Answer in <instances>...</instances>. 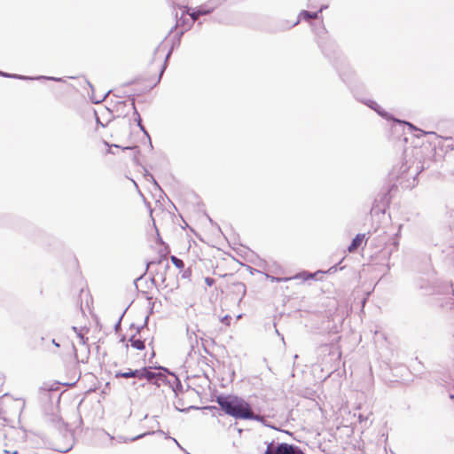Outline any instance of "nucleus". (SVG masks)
<instances>
[{"label":"nucleus","mask_w":454,"mask_h":454,"mask_svg":"<svg viewBox=\"0 0 454 454\" xmlns=\"http://www.w3.org/2000/svg\"><path fill=\"white\" fill-rule=\"evenodd\" d=\"M73 330L77 333L78 337L82 340V342L84 343L85 340H84V335L88 333V329L85 328V327H81L80 329H78L77 327L74 326L73 327Z\"/></svg>","instance_id":"11"},{"label":"nucleus","mask_w":454,"mask_h":454,"mask_svg":"<svg viewBox=\"0 0 454 454\" xmlns=\"http://www.w3.org/2000/svg\"><path fill=\"white\" fill-rule=\"evenodd\" d=\"M161 48H162V46H159V47L157 48L156 51H157V52L160 51H161Z\"/></svg>","instance_id":"18"},{"label":"nucleus","mask_w":454,"mask_h":454,"mask_svg":"<svg viewBox=\"0 0 454 454\" xmlns=\"http://www.w3.org/2000/svg\"><path fill=\"white\" fill-rule=\"evenodd\" d=\"M213 12L212 8H205V7H199L196 10H193L192 12H190V10H187V14L191 16L192 19V21H195L199 19L200 16L202 15H207Z\"/></svg>","instance_id":"9"},{"label":"nucleus","mask_w":454,"mask_h":454,"mask_svg":"<svg viewBox=\"0 0 454 454\" xmlns=\"http://www.w3.org/2000/svg\"><path fill=\"white\" fill-rule=\"evenodd\" d=\"M170 260H171L172 263H173V264H174L177 269H179V270H183V269L184 268V262H183L181 259L177 258L176 256L172 255V256L170 257Z\"/></svg>","instance_id":"12"},{"label":"nucleus","mask_w":454,"mask_h":454,"mask_svg":"<svg viewBox=\"0 0 454 454\" xmlns=\"http://www.w3.org/2000/svg\"><path fill=\"white\" fill-rule=\"evenodd\" d=\"M132 378L151 381L155 378V373L145 367L140 370H134Z\"/></svg>","instance_id":"7"},{"label":"nucleus","mask_w":454,"mask_h":454,"mask_svg":"<svg viewBox=\"0 0 454 454\" xmlns=\"http://www.w3.org/2000/svg\"><path fill=\"white\" fill-rule=\"evenodd\" d=\"M133 371L134 370L129 369L125 372H118L115 373V377L116 378H124V379L132 378L133 377Z\"/></svg>","instance_id":"13"},{"label":"nucleus","mask_w":454,"mask_h":454,"mask_svg":"<svg viewBox=\"0 0 454 454\" xmlns=\"http://www.w3.org/2000/svg\"><path fill=\"white\" fill-rule=\"evenodd\" d=\"M168 55L169 53L165 54V49L162 50V55L160 57V59L155 64L154 74L151 78L150 85L154 86L160 82L161 75L164 72L165 62Z\"/></svg>","instance_id":"4"},{"label":"nucleus","mask_w":454,"mask_h":454,"mask_svg":"<svg viewBox=\"0 0 454 454\" xmlns=\"http://www.w3.org/2000/svg\"><path fill=\"white\" fill-rule=\"evenodd\" d=\"M216 403L225 414L235 419H253L255 418L250 404L237 395H219L216 398Z\"/></svg>","instance_id":"1"},{"label":"nucleus","mask_w":454,"mask_h":454,"mask_svg":"<svg viewBox=\"0 0 454 454\" xmlns=\"http://www.w3.org/2000/svg\"><path fill=\"white\" fill-rule=\"evenodd\" d=\"M363 243H365V234L359 233L354 238L351 244L348 246V251L349 253L356 252Z\"/></svg>","instance_id":"8"},{"label":"nucleus","mask_w":454,"mask_h":454,"mask_svg":"<svg viewBox=\"0 0 454 454\" xmlns=\"http://www.w3.org/2000/svg\"><path fill=\"white\" fill-rule=\"evenodd\" d=\"M128 342L129 343L130 347L136 350L142 351L145 348V342L142 338L139 330H137L136 333L132 334L129 338Z\"/></svg>","instance_id":"6"},{"label":"nucleus","mask_w":454,"mask_h":454,"mask_svg":"<svg viewBox=\"0 0 454 454\" xmlns=\"http://www.w3.org/2000/svg\"><path fill=\"white\" fill-rule=\"evenodd\" d=\"M16 401L8 395L0 396V425L5 426L16 412Z\"/></svg>","instance_id":"2"},{"label":"nucleus","mask_w":454,"mask_h":454,"mask_svg":"<svg viewBox=\"0 0 454 454\" xmlns=\"http://www.w3.org/2000/svg\"><path fill=\"white\" fill-rule=\"evenodd\" d=\"M157 256L151 262V263H160L167 255L169 254V247L161 240H156L155 247Z\"/></svg>","instance_id":"5"},{"label":"nucleus","mask_w":454,"mask_h":454,"mask_svg":"<svg viewBox=\"0 0 454 454\" xmlns=\"http://www.w3.org/2000/svg\"><path fill=\"white\" fill-rule=\"evenodd\" d=\"M264 454H303L300 450L288 443H280L274 447L269 444Z\"/></svg>","instance_id":"3"},{"label":"nucleus","mask_w":454,"mask_h":454,"mask_svg":"<svg viewBox=\"0 0 454 454\" xmlns=\"http://www.w3.org/2000/svg\"><path fill=\"white\" fill-rule=\"evenodd\" d=\"M322 12V9L319 10V12ZM318 12H311L309 11H302L300 13V18L304 20H309L311 19H317Z\"/></svg>","instance_id":"10"},{"label":"nucleus","mask_w":454,"mask_h":454,"mask_svg":"<svg viewBox=\"0 0 454 454\" xmlns=\"http://www.w3.org/2000/svg\"><path fill=\"white\" fill-rule=\"evenodd\" d=\"M205 282H206V284L208 286H213L215 284V279L212 278L207 277V278H205Z\"/></svg>","instance_id":"15"},{"label":"nucleus","mask_w":454,"mask_h":454,"mask_svg":"<svg viewBox=\"0 0 454 454\" xmlns=\"http://www.w3.org/2000/svg\"><path fill=\"white\" fill-rule=\"evenodd\" d=\"M4 454H19V453L16 450H14V451L5 450Z\"/></svg>","instance_id":"17"},{"label":"nucleus","mask_w":454,"mask_h":454,"mask_svg":"<svg viewBox=\"0 0 454 454\" xmlns=\"http://www.w3.org/2000/svg\"><path fill=\"white\" fill-rule=\"evenodd\" d=\"M117 107H128L129 110H135V106H134V103H131L130 105H127L126 103L124 102H120L118 103V105L116 106Z\"/></svg>","instance_id":"14"},{"label":"nucleus","mask_w":454,"mask_h":454,"mask_svg":"<svg viewBox=\"0 0 454 454\" xmlns=\"http://www.w3.org/2000/svg\"><path fill=\"white\" fill-rule=\"evenodd\" d=\"M231 320V317L230 316H225L222 318V322L227 325H230Z\"/></svg>","instance_id":"16"}]
</instances>
